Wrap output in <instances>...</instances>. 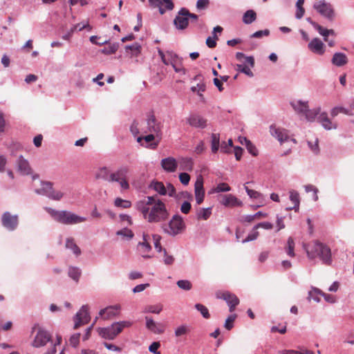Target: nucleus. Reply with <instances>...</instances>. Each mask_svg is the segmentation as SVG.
<instances>
[{"label":"nucleus","mask_w":354,"mask_h":354,"mask_svg":"<svg viewBox=\"0 0 354 354\" xmlns=\"http://www.w3.org/2000/svg\"><path fill=\"white\" fill-rule=\"evenodd\" d=\"M45 210L52 216V218L64 225H75L85 222L86 218L79 216L72 212L66 210H56L51 207H45Z\"/></svg>","instance_id":"obj_3"},{"label":"nucleus","mask_w":354,"mask_h":354,"mask_svg":"<svg viewBox=\"0 0 354 354\" xmlns=\"http://www.w3.org/2000/svg\"><path fill=\"white\" fill-rule=\"evenodd\" d=\"M314 8L324 17L330 21L333 20L335 12L330 3H325L324 1H318L314 4Z\"/></svg>","instance_id":"obj_13"},{"label":"nucleus","mask_w":354,"mask_h":354,"mask_svg":"<svg viewBox=\"0 0 354 354\" xmlns=\"http://www.w3.org/2000/svg\"><path fill=\"white\" fill-rule=\"evenodd\" d=\"M41 188L35 189L37 194L46 196L53 201H60L64 196V193L61 190L55 189L50 182L41 181Z\"/></svg>","instance_id":"obj_6"},{"label":"nucleus","mask_w":354,"mask_h":354,"mask_svg":"<svg viewBox=\"0 0 354 354\" xmlns=\"http://www.w3.org/2000/svg\"><path fill=\"white\" fill-rule=\"evenodd\" d=\"M110 173L107 167H103L100 168L96 174V178H102L104 180L109 181L110 179Z\"/></svg>","instance_id":"obj_40"},{"label":"nucleus","mask_w":354,"mask_h":354,"mask_svg":"<svg viewBox=\"0 0 354 354\" xmlns=\"http://www.w3.org/2000/svg\"><path fill=\"white\" fill-rule=\"evenodd\" d=\"M194 194L197 204H201L205 198V191L203 187V178L202 176H198L194 184Z\"/></svg>","instance_id":"obj_19"},{"label":"nucleus","mask_w":354,"mask_h":354,"mask_svg":"<svg viewBox=\"0 0 354 354\" xmlns=\"http://www.w3.org/2000/svg\"><path fill=\"white\" fill-rule=\"evenodd\" d=\"M146 129H142L144 133H152L159 137L161 134L162 125L160 122L157 121L153 113H149L147 118Z\"/></svg>","instance_id":"obj_11"},{"label":"nucleus","mask_w":354,"mask_h":354,"mask_svg":"<svg viewBox=\"0 0 354 354\" xmlns=\"http://www.w3.org/2000/svg\"><path fill=\"white\" fill-rule=\"evenodd\" d=\"M158 54L161 57L162 62L166 65L172 64L173 59L176 57V55L173 54L172 53L167 52L166 54H165L160 50H158Z\"/></svg>","instance_id":"obj_37"},{"label":"nucleus","mask_w":354,"mask_h":354,"mask_svg":"<svg viewBox=\"0 0 354 354\" xmlns=\"http://www.w3.org/2000/svg\"><path fill=\"white\" fill-rule=\"evenodd\" d=\"M263 228L265 230H271L273 227V225L268 221L259 223L254 226V230H258L259 228Z\"/></svg>","instance_id":"obj_61"},{"label":"nucleus","mask_w":354,"mask_h":354,"mask_svg":"<svg viewBox=\"0 0 354 354\" xmlns=\"http://www.w3.org/2000/svg\"><path fill=\"white\" fill-rule=\"evenodd\" d=\"M179 180L183 185H187L190 180V176L187 173H180L179 174Z\"/></svg>","instance_id":"obj_62"},{"label":"nucleus","mask_w":354,"mask_h":354,"mask_svg":"<svg viewBox=\"0 0 354 354\" xmlns=\"http://www.w3.org/2000/svg\"><path fill=\"white\" fill-rule=\"evenodd\" d=\"M80 335H81L80 333H74L69 338L70 345L73 347H76L79 344Z\"/></svg>","instance_id":"obj_58"},{"label":"nucleus","mask_w":354,"mask_h":354,"mask_svg":"<svg viewBox=\"0 0 354 354\" xmlns=\"http://www.w3.org/2000/svg\"><path fill=\"white\" fill-rule=\"evenodd\" d=\"M223 299H224L229 306L230 312H233L235 309V307L239 304V299L238 297L229 292H225L222 294L221 297Z\"/></svg>","instance_id":"obj_23"},{"label":"nucleus","mask_w":354,"mask_h":354,"mask_svg":"<svg viewBox=\"0 0 354 354\" xmlns=\"http://www.w3.org/2000/svg\"><path fill=\"white\" fill-rule=\"evenodd\" d=\"M157 137L156 134L150 133L149 135L145 136L138 137L137 141L140 143L141 145L145 147L155 148L158 142L155 141V138Z\"/></svg>","instance_id":"obj_22"},{"label":"nucleus","mask_w":354,"mask_h":354,"mask_svg":"<svg viewBox=\"0 0 354 354\" xmlns=\"http://www.w3.org/2000/svg\"><path fill=\"white\" fill-rule=\"evenodd\" d=\"M259 234L257 230H254V227L252 228V231L247 236V237L242 241V243H245L249 241H252L254 240H256Z\"/></svg>","instance_id":"obj_56"},{"label":"nucleus","mask_w":354,"mask_h":354,"mask_svg":"<svg viewBox=\"0 0 354 354\" xmlns=\"http://www.w3.org/2000/svg\"><path fill=\"white\" fill-rule=\"evenodd\" d=\"M222 199L220 203L225 207H240L243 205V203L232 194H226L221 196Z\"/></svg>","instance_id":"obj_21"},{"label":"nucleus","mask_w":354,"mask_h":354,"mask_svg":"<svg viewBox=\"0 0 354 354\" xmlns=\"http://www.w3.org/2000/svg\"><path fill=\"white\" fill-rule=\"evenodd\" d=\"M128 173V167H121L115 172L110 174L109 182L119 183L122 189H128L129 188V185L127 180H126V176Z\"/></svg>","instance_id":"obj_9"},{"label":"nucleus","mask_w":354,"mask_h":354,"mask_svg":"<svg viewBox=\"0 0 354 354\" xmlns=\"http://www.w3.org/2000/svg\"><path fill=\"white\" fill-rule=\"evenodd\" d=\"M290 200L294 203V206L292 207H288L287 209H295V212H297L299 208V195L297 192L295 190L290 191Z\"/></svg>","instance_id":"obj_34"},{"label":"nucleus","mask_w":354,"mask_h":354,"mask_svg":"<svg viewBox=\"0 0 354 354\" xmlns=\"http://www.w3.org/2000/svg\"><path fill=\"white\" fill-rule=\"evenodd\" d=\"M147 235L143 234V241L142 242H139L138 247H140V250L142 253V257L150 258L151 257L148 255L147 253L151 250V246L147 241Z\"/></svg>","instance_id":"obj_30"},{"label":"nucleus","mask_w":354,"mask_h":354,"mask_svg":"<svg viewBox=\"0 0 354 354\" xmlns=\"http://www.w3.org/2000/svg\"><path fill=\"white\" fill-rule=\"evenodd\" d=\"M149 188L153 190L160 196L168 195L169 196H175V187L169 183L165 185L162 182L153 180L149 185Z\"/></svg>","instance_id":"obj_7"},{"label":"nucleus","mask_w":354,"mask_h":354,"mask_svg":"<svg viewBox=\"0 0 354 354\" xmlns=\"http://www.w3.org/2000/svg\"><path fill=\"white\" fill-rule=\"evenodd\" d=\"M18 163V170L23 175H28L31 174V168L28 161L23 158V156H20Z\"/></svg>","instance_id":"obj_32"},{"label":"nucleus","mask_w":354,"mask_h":354,"mask_svg":"<svg viewBox=\"0 0 354 354\" xmlns=\"http://www.w3.org/2000/svg\"><path fill=\"white\" fill-rule=\"evenodd\" d=\"M2 225L9 231H14L18 226V216L12 215L9 212H6L1 216Z\"/></svg>","instance_id":"obj_15"},{"label":"nucleus","mask_w":354,"mask_h":354,"mask_svg":"<svg viewBox=\"0 0 354 354\" xmlns=\"http://www.w3.org/2000/svg\"><path fill=\"white\" fill-rule=\"evenodd\" d=\"M257 19V14L252 10H247L243 16V21L245 24H250Z\"/></svg>","instance_id":"obj_38"},{"label":"nucleus","mask_w":354,"mask_h":354,"mask_svg":"<svg viewBox=\"0 0 354 354\" xmlns=\"http://www.w3.org/2000/svg\"><path fill=\"white\" fill-rule=\"evenodd\" d=\"M188 122L191 126L197 128H204L207 125V120L198 115H191L188 118Z\"/></svg>","instance_id":"obj_25"},{"label":"nucleus","mask_w":354,"mask_h":354,"mask_svg":"<svg viewBox=\"0 0 354 354\" xmlns=\"http://www.w3.org/2000/svg\"><path fill=\"white\" fill-rule=\"evenodd\" d=\"M160 346V344L158 342H153L149 347V351L153 354H161L160 352L158 351V348Z\"/></svg>","instance_id":"obj_64"},{"label":"nucleus","mask_w":354,"mask_h":354,"mask_svg":"<svg viewBox=\"0 0 354 354\" xmlns=\"http://www.w3.org/2000/svg\"><path fill=\"white\" fill-rule=\"evenodd\" d=\"M236 318V314H232L230 315L225 320L224 324V327L227 330H231L233 328V322H234L235 319Z\"/></svg>","instance_id":"obj_54"},{"label":"nucleus","mask_w":354,"mask_h":354,"mask_svg":"<svg viewBox=\"0 0 354 354\" xmlns=\"http://www.w3.org/2000/svg\"><path fill=\"white\" fill-rule=\"evenodd\" d=\"M189 331V327L186 325H181L177 327L175 330V335L176 337H180L186 335Z\"/></svg>","instance_id":"obj_53"},{"label":"nucleus","mask_w":354,"mask_h":354,"mask_svg":"<svg viewBox=\"0 0 354 354\" xmlns=\"http://www.w3.org/2000/svg\"><path fill=\"white\" fill-rule=\"evenodd\" d=\"M212 214V208H200L196 212V217L198 220H207Z\"/></svg>","instance_id":"obj_36"},{"label":"nucleus","mask_w":354,"mask_h":354,"mask_svg":"<svg viewBox=\"0 0 354 354\" xmlns=\"http://www.w3.org/2000/svg\"><path fill=\"white\" fill-rule=\"evenodd\" d=\"M322 290H320L318 288H313L308 293V299L309 300H314L316 302L320 301V298L319 295H321Z\"/></svg>","instance_id":"obj_46"},{"label":"nucleus","mask_w":354,"mask_h":354,"mask_svg":"<svg viewBox=\"0 0 354 354\" xmlns=\"http://www.w3.org/2000/svg\"><path fill=\"white\" fill-rule=\"evenodd\" d=\"M68 276L74 281L77 282L81 275V270L77 267L71 266L68 268Z\"/></svg>","instance_id":"obj_39"},{"label":"nucleus","mask_w":354,"mask_h":354,"mask_svg":"<svg viewBox=\"0 0 354 354\" xmlns=\"http://www.w3.org/2000/svg\"><path fill=\"white\" fill-rule=\"evenodd\" d=\"M51 337L50 334L42 328H39L32 342V346L39 348L50 342Z\"/></svg>","instance_id":"obj_16"},{"label":"nucleus","mask_w":354,"mask_h":354,"mask_svg":"<svg viewBox=\"0 0 354 354\" xmlns=\"http://www.w3.org/2000/svg\"><path fill=\"white\" fill-rule=\"evenodd\" d=\"M304 248L309 259H313L318 257L323 263L330 264L332 261L331 252L326 245L315 241L308 245H304Z\"/></svg>","instance_id":"obj_2"},{"label":"nucleus","mask_w":354,"mask_h":354,"mask_svg":"<svg viewBox=\"0 0 354 354\" xmlns=\"http://www.w3.org/2000/svg\"><path fill=\"white\" fill-rule=\"evenodd\" d=\"M231 187L225 183H221L217 185L216 187H214L212 190L214 193L225 192H230Z\"/></svg>","instance_id":"obj_47"},{"label":"nucleus","mask_w":354,"mask_h":354,"mask_svg":"<svg viewBox=\"0 0 354 354\" xmlns=\"http://www.w3.org/2000/svg\"><path fill=\"white\" fill-rule=\"evenodd\" d=\"M236 69L241 73L246 74L250 77L253 76V73L251 71L250 68L246 65L237 64L236 66Z\"/></svg>","instance_id":"obj_57"},{"label":"nucleus","mask_w":354,"mask_h":354,"mask_svg":"<svg viewBox=\"0 0 354 354\" xmlns=\"http://www.w3.org/2000/svg\"><path fill=\"white\" fill-rule=\"evenodd\" d=\"M233 147V142L232 139L227 140V144L223 142L221 145V153H229L231 152V149Z\"/></svg>","instance_id":"obj_51"},{"label":"nucleus","mask_w":354,"mask_h":354,"mask_svg":"<svg viewBox=\"0 0 354 354\" xmlns=\"http://www.w3.org/2000/svg\"><path fill=\"white\" fill-rule=\"evenodd\" d=\"M244 188L248 195L253 199L257 200L260 204L255 207V208L259 207L264 204V196L259 192L249 189L245 185Z\"/></svg>","instance_id":"obj_28"},{"label":"nucleus","mask_w":354,"mask_h":354,"mask_svg":"<svg viewBox=\"0 0 354 354\" xmlns=\"http://www.w3.org/2000/svg\"><path fill=\"white\" fill-rule=\"evenodd\" d=\"M152 8H158L160 15H164L167 10H172L174 4L172 0H148Z\"/></svg>","instance_id":"obj_17"},{"label":"nucleus","mask_w":354,"mask_h":354,"mask_svg":"<svg viewBox=\"0 0 354 354\" xmlns=\"http://www.w3.org/2000/svg\"><path fill=\"white\" fill-rule=\"evenodd\" d=\"M195 308L201 313L202 316L205 319H209L210 317V315L209 313V310L206 306L201 304H196L195 305Z\"/></svg>","instance_id":"obj_49"},{"label":"nucleus","mask_w":354,"mask_h":354,"mask_svg":"<svg viewBox=\"0 0 354 354\" xmlns=\"http://www.w3.org/2000/svg\"><path fill=\"white\" fill-rule=\"evenodd\" d=\"M163 306L162 304H158L156 305H148L146 306L142 310L144 313H153L160 314L162 310Z\"/></svg>","instance_id":"obj_35"},{"label":"nucleus","mask_w":354,"mask_h":354,"mask_svg":"<svg viewBox=\"0 0 354 354\" xmlns=\"http://www.w3.org/2000/svg\"><path fill=\"white\" fill-rule=\"evenodd\" d=\"M173 197L178 201L180 199H187L188 201H192L193 199L192 194L187 191L181 192L178 194H176L175 192V196Z\"/></svg>","instance_id":"obj_50"},{"label":"nucleus","mask_w":354,"mask_h":354,"mask_svg":"<svg viewBox=\"0 0 354 354\" xmlns=\"http://www.w3.org/2000/svg\"><path fill=\"white\" fill-rule=\"evenodd\" d=\"M304 3V0H297L296 6H297V12L295 14V17L297 19H301L305 12V10L303 7Z\"/></svg>","instance_id":"obj_48"},{"label":"nucleus","mask_w":354,"mask_h":354,"mask_svg":"<svg viewBox=\"0 0 354 354\" xmlns=\"http://www.w3.org/2000/svg\"><path fill=\"white\" fill-rule=\"evenodd\" d=\"M146 328L155 334H162L164 332V326L161 323L156 322L151 317H145Z\"/></svg>","instance_id":"obj_20"},{"label":"nucleus","mask_w":354,"mask_h":354,"mask_svg":"<svg viewBox=\"0 0 354 354\" xmlns=\"http://www.w3.org/2000/svg\"><path fill=\"white\" fill-rule=\"evenodd\" d=\"M176 284L179 288L184 290H189L192 288V283L188 280H179Z\"/></svg>","instance_id":"obj_52"},{"label":"nucleus","mask_w":354,"mask_h":354,"mask_svg":"<svg viewBox=\"0 0 354 354\" xmlns=\"http://www.w3.org/2000/svg\"><path fill=\"white\" fill-rule=\"evenodd\" d=\"M308 48L314 53L323 55L324 53V44L319 39L315 38L308 44Z\"/></svg>","instance_id":"obj_24"},{"label":"nucleus","mask_w":354,"mask_h":354,"mask_svg":"<svg viewBox=\"0 0 354 354\" xmlns=\"http://www.w3.org/2000/svg\"><path fill=\"white\" fill-rule=\"evenodd\" d=\"M308 21L319 32V33L324 37L325 41H328V35L330 34L335 35V32L333 30L326 29L323 28L322 26L319 25L317 23L313 21L310 19H308Z\"/></svg>","instance_id":"obj_27"},{"label":"nucleus","mask_w":354,"mask_h":354,"mask_svg":"<svg viewBox=\"0 0 354 354\" xmlns=\"http://www.w3.org/2000/svg\"><path fill=\"white\" fill-rule=\"evenodd\" d=\"M286 251L288 256L294 257L295 254V241L292 237H289L287 241V246L286 247Z\"/></svg>","instance_id":"obj_41"},{"label":"nucleus","mask_w":354,"mask_h":354,"mask_svg":"<svg viewBox=\"0 0 354 354\" xmlns=\"http://www.w3.org/2000/svg\"><path fill=\"white\" fill-rule=\"evenodd\" d=\"M121 306L119 304L107 306L99 312V315L104 320L110 319L120 314Z\"/></svg>","instance_id":"obj_18"},{"label":"nucleus","mask_w":354,"mask_h":354,"mask_svg":"<svg viewBox=\"0 0 354 354\" xmlns=\"http://www.w3.org/2000/svg\"><path fill=\"white\" fill-rule=\"evenodd\" d=\"M119 45L117 43L110 44L109 46L102 49V53L105 55L114 54L118 49Z\"/></svg>","instance_id":"obj_44"},{"label":"nucleus","mask_w":354,"mask_h":354,"mask_svg":"<svg viewBox=\"0 0 354 354\" xmlns=\"http://www.w3.org/2000/svg\"><path fill=\"white\" fill-rule=\"evenodd\" d=\"M291 105L293 109L298 113H303L306 115V118L308 121H313L316 116L319 113L320 109H316L313 110H309L308 109L307 102L298 101L296 103L292 102Z\"/></svg>","instance_id":"obj_10"},{"label":"nucleus","mask_w":354,"mask_h":354,"mask_svg":"<svg viewBox=\"0 0 354 354\" xmlns=\"http://www.w3.org/2000/svg\"><path fill=\"white\" fill-rule=\"evenodd\" d=\"M118 236H121L124 239H131L133 236V232L129 228H123L116 232Z\"/></svg>","instance_id":"obj_42"},{"label":"nucleus","mask_w":354,"mask_h":354,"mask_svg":"<svg viewBox=\"0 0 354 354\" xmlns=\"http://www.w3.org/2000/svg\"><path fill=\"white\" fill-rule=\"evenodd\" d=\"M187 15H189V11L185 8H182L178 11L174 20V24L177 29L184 30L188 26L189 19Z\"/></svg>","instance_id":"obj_14"},{"label":"nucleus","mask_w":354,"mask_h":354,"mask_svg":"<svg viewBox=\"0 0 354 354\" xmlns=\"http://www.w3.org/2000/svg\"><path fill=\"white\" fill-rule=\"evenodd\" d=\"M270 133L277 140L281 143L283 144V142H292L294 145L297 143V141L294 138H291L289 136L288 131L276 126L275 124H272L270 127Z\"/></svg>","instance_id":"obj_8"},{"label":"nucleus","mask_w":354,"mask_h":354,"mask_svg":"<svg viewBox=\"0 0 354 354\" xmlns=\"http://www.w3.org/2000/svg\"><path fill=\"white\" fill-rule=\"evenodd\" d=\"M185 221L179 214L174 215L168 223L161 225L162 231L171 236L181 234L185 230Z\"/></svg>","instance_id":"obj_5"},{"label":"nucleus","mask_w":354,"mask_h":354,"mask_svg":"<svg viewBox=\"0 0 354 354\" xmlns=\"http://www.w3.org/2000/svg\"><path fill=\"white\" fill-rule=\"evenodd\" d=\"M74 328H77L80 326L84 325L91 319L88 313V306L84 305L81 307L80 310L76 313L74 318Z\"/></svg>","instance_id":"obj_12"},{"label":"nucleus","mask_w":354,"mask_h":354,"mask_svg":"<svg viewBox=\"0 0 354 354\" xmlns=\"http://www.w3.org/2000/svg\"><path fill=\"white\" fill-rule=\"evenodd\" d=\"M218 39L217 36H213V37H209L206 39V44L210 48H214L216 46V40Z\"/></svg>","instance_id":"obj_63"},{"label":"nucleus","mask_w":354,"mask_h":354,"mask_svg":"<svg viewBox=\"0 0 354 354\" xmlns=\"http://www.w3.org/2000/svg\"><path fill=\"white\" fill-rule=\"evenodd\" d=\"M163 262L165 265L170 266L174 262V257L172 255L167 254L165 249H163Z\"/></svg>","instance_id":"obj_55"},{"label":"nucleus","mask_w":354,"mask_h":354,"mask_svg":"<svg viewBox=\"0 0 354 354\" xmlns=\"http://www.w3.org/2000/svg\"><path fill=\"white\" fill-rule=\"evenodd\" d=\"M319 122L322 124L324 128L327 130H330L332 129H336L337 124H333L330 119L328 118V115L326 113H322L319 114L317 118Z\"/></svg>","instance_id":"obj_29"},{"label":"nucleus","mask_w":354,"mask_h":354,"mask_svg":"<svg viewBox=\"0 0 354 354\" xmlns=\"http://www.w3.org/2000/svg\"><path fill=\"white\" fill-rule=\"evenodd\" d=\"M308 144L309 147L310 148L312 152L317 153L319 152V145H318V139L316 138L313 141H308Z\"/></svg>","instance_id":"obj_60"},{"label":"nucleus","mask_w":354,"mask_h":354,"mask_svg":"<svg viewBox=\"0 0 354 354\" xmlns=\"http://www.w3.org/2000/svg\"><path fill=\"white\" fill-rule=\"evenodd\" d=\"M65 248L71 252L76 256L78 257L81 254V250L76 244L75 239L72 237H68L66 239Z\"/></svg>","instance_id":"obj_31"},{"label":"nucleus","mask_w":354,"mask_h":354,"mask_svg":"<svg viewBox=\"0 0 354 354\" xmlns=\"http://www.w3.org/2000/svg\"><path fill=\"white\" fill-rule=\"evenodd\" d=\"M133 325L131 321L115 322L106 327H99L97 328L98 335L103 339L108 340H114L123 329L129 328Z\"/></svg>","instance_id":"obj_4"},{"label":"nucleus","mask_w":354,"mask_h":354,"mask_svg":"<svg viewBox=\"0 0 354 354\" xmlns=\"http://www.w3.org/2000/svg\"><path fill=\"white\" fill-rule=\"evenodd\" d=\"M136 207L150 223L163 222L169 215L165 203L156 196L144 197L136 202Z\"/></svg>","instance_id":"obj_1"},{"label":"nucleus","mask_w":354,"mask_h":354,"mask_svg":"<svg viewBox=\"0 0 354 354\" xmlns=\"http://www.w3.org/2000/svg\"><path fill=\"white\" fill-rule=\"evenodd\" d=\"M161 165L162 168L169 172L174 171L177 167V162L176 160L171 156L162 160Z\"/></svg>","instance_id":"obj_26"},{"label":"nucleus","mask_w":354,"mask_h":354,"mask_svg":"<svg viewBox=\"0 0 354 354\" xmlns=\"http://www.w3.org/2000/svg\"><path fill=\"white\" fill-rule=\"evenodd\" d=\"M332 63L337 66H344L347 63V57L344 53H336L333 57Z\"/></svg>","instance_id":"obj_33"},{"label":"nucleus","mask_w":354,"mask_h":354,"mask_svg":"<svg viewBox=\"0 0 354 354\" xmlns=\"http://www.w3.org/2000/svg\"><path fill=\"white\" fill-rule=\"evenodd\" d=\"M114 205L118 207L129 208L131 206V203L129 201L124 200L121 198H116L114 201Z\"/></svg>","instance_id":"obj_45"},{"label":"nucleus","mask_w":354,"mask_h":354,"mask_svg":"<svg viewBox=\"0 0 354 354\" xmlns=\"http://www.w3.org/2000/svg\"><path fill=\"white\" fill-rule=\"evenodd\" d=\"M160 239H161L160 236H159L158 234L153 235V242H154V247H155V249L158 252H163V249L162 248L161 244H160Z\"/></svg>","instance_id":"obj_59"},{"label":"nucleus","mask_w":354,"mask_h":354,"mask_svg":"<svg viewBox=\"0 0 354 354\" xmlns=\"http://www.w3.org/2000/svg\"><path fill=\"white\" fill-rule=\"evenodd\" d=\"M220 138L216 133L212 134V152L216 153L219 148Z\"/></svg>","instance_id":"obj_43"}]
</instances>
